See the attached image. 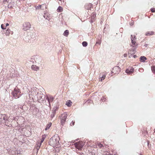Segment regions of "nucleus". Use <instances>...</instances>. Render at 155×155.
Returning a JSON list of instances; mask_svg holds the SVG:
<instances>
[{"mask_svg":"<svg viewBox=\"0 0 155 155\" xmlns=\"http://www.w3.org/2000/svg\"><path fill=\"white\" fill-rule=\"evenodd\" d=\"M59 140L60 138L58 136V135H54L50 139L49 141V144L50 146L54 147L57 145H58Z\"/></svg>","mask_w":155,"mask_h":155,"instance_id":"f257e3e1","label":"nucleus"},{"mask_svg":"<svg viewBox=\"0 0 155 155\" xmlns=\"http://www.w3.org/2000/svg\"><path fill=\"white\" fill-rule=\"evenodd\" d=\"M20 93L19 90L16 87L15 88L14 91L12 92L13 96L16 99L19 98L20 97Z\"/></svg>","mask_w":155,"mask_h":155,"instance_id":"f03ea898","label":"nucleus"},{"mask_svg":"<svg viewBox=\"0 0 155 155\" xmlns=\"http://www.w3.org/2000/svg\"><path fill=\"white\" fill-rule=\"evenodd\" d=\"M67 113L64 112L61 114L60 117L61 120V124L63 125L65 124V121L67 117Z\"/></svg>","mask_w":155,"mask_h":155,"instance_id":"7ed1b4c3","label":"nucleus"},{"mask_svg":"<svg viewBox=\"0 0 155 155\" xmlns=\"http://www.w3.org/2000/svg\"><path fill=\"white\" fill-rule=\"evenodd\" d=\"M37 97L41 101H43L45 99V96L42 92H40V93H38Z\"/></svg>","mask_w":155,"mask_h":155,"instance_id":"20e7f679","label":"nucleus"},{"mask_svg":"<svg viewBox=\"0 0 155 155\" xmlns=\"http://www.w3.org/2000/svg\"><path fill=\"white\" fill-rule=\"evenodd\" d=\"M23 29L26 31L29 30L31 28V24L29 22H26L23 25Z\"/></svg>","mask_w":155,"mask_h":155,"instance_id":"39448f33","label":"nucleus"},{"mask_svg":"<svg viewBox=\"0 0 155 155\" xmlns=\"http://www.w3.org/2000/svg\"><path fill=\"white\" fill-rule=\"evenodd\" d=\"M74 145L75 147L78 150L81 149L83 146V143L80 142L75 143Z\"/></svg>","mask_w":155,"mask_h":155,"instance_id":"423d86ee","label":"nucleus"},{"mask_svg":"<svg viewBox=\"0 0 155 155\" xmlns=\"http://www.w3.org/2000/svg\"><path fill=\"white\" fill-rule=\"evenodd\" d=\"M120 69L118 66H115L113 69V71H111V73L115 74H118L120 71Z\"/></svg>","mask_w":155,"mask_h":155,"instance_id":"0eeeda50","label":"nucleus"},{"mask_svg":"<svg viewBox=\"0 0 155 155\" xmlns=\"http://www.w3.org/2000/svg\"><path fill=\"white\" fill-rule=\"evenodd\" d=\"M134 70V68L132 67H129L126 70V72L128 74H130L133 72Z\"/></svg>","mask_w":155,"mask_h":155,"instance_id":"6e6552de","label":"nucleus"},{"mask_svg":"<svg viewBox=\"0 0 155 155\" xmlns=\"http://www.w3.org/2000/svg\"><path fill=\"white\" fill-rule=\"evenodd\" d=\"M131 42L133 44V45H135V41L136 38H135V36L134 35H131Z\"/></svg>","mask_w":155,"mask_h":155,"instance_id":"1a4fd4ad","label":"nucleus"},{"mask_svg":"<svg viewBox=\"0 0 155 155\" xmlns=\"http://www.w3.org/2000/svg\"><path fill=\"white\" fill-rule=\"evenodd\" d=\"M46 99H47L50 105V103L52 102L54 100V98L52 96H51L49 97H47Z\"/></svg>","mask_w":155,"mask_h":155,"instance_id":"9d476101","label":"nucleus"},{"mask_svg":"<svg viewBox=\"0 0 155 155\" xmlns=\"http://www.w3.org/2000/svg\"><path fill=\"white\" fill-rule=\"evenodd\" d=\"M31 68L32 69L35 71H37L39 70V67L36 66V65H33L31 66Z\"/></svg>","mask_w":155,"mask_h":155,"instance_id":"9b49d317","label":"nucleus"},{"mask_svg":"<svg viewBox=\"0 0 155 155\" xmlns=\"http://www.w3.org/2000/svg\"><path fill=\"white\" fill-rule=\"evenodd\" d=\"M147 59V58L145 57L144 56H141L140 58V61L142 62H144Z\"/></svg>","mask_w":155,"mask_h":155,"instance_id":"f8f14e48","label":"nucleus"},{"mask_svg":"<svg viewBox=\"0 0 155 155\" xmlns=\"http://www.w3.org/2000/svg\"><path fill=\"white\" fill-rule=\"evenodd\" d=\"M106 76L104 74H100L99 75V81H102V80L104 79L105 78Z\"/></svg>","mask_w":155,"mask_h":155,"instance_id":"ddd939ff","label":"nucleus"},{"mask_svg":"<svg viewBox=\"0 0 155 155\" xmlns=\"http://www.w3.org/2000/svg\"><path fill=\"white\" fill-rule=\"evenodd\" d=\"M136 52V50L135 48H132L131 49H130L129 52H130V54H133L135 53Z\"/></svg>","mask_w":155,"mask_h":155,"instance_id":"4468645a","label":"nucleus"},{"mask_svg":"<svg viewBox=\"0 0 155 155\" xmlns=\"http://www.w3.org/2000/svg\"><path fill=\"white\" fill-rule=\"evenodd\" d=\"M56 113L55 110H53L51 111V118H53V117H54L55 114Z\"/></svg>","mask_w":155,"mask_h":155,"instance_id":"2eb2a0df","label":"nucleus"},{"mask_svg":"<svg viewBox=\"0 0 155 155\" xmlns=\"http://www.w3.org/2000/svg\"><path fill=\"white\" fill-rule=\"evenodd\" d=\"M154 32L152 31H147L146 33V35L150 36L151 35L154 34Z\"/></svg>","mask_w":155,"mask_h":155,"instance_id":"dca6fc26","label":"nucleus"},{"mask_svg":"<svg viewBox=\"0 0 155 155\" xmlns=\"http://www.w3.org/2000/svg\"><path fill=\"white\" fill-rule=\"evenodd\" d=\"M72 102L70 100H68L66 102V104L68 107H70L71 105Z\"/></svg>","mask_w":155,"mask_h":155,"instance_id":"f3484780","label":"nucleus"},{"mask_svg":"<svg viewBox=\"0 0 155 155\" xmlns=\"http://www.w3.org/2000/svg\"><path fill=\"white\" fill-rule=\"evenodd\" d=\"M52 125V123L51 122L49 123L47 125L45 129V130H47Z\"/></svg>","mask_w":155,"mask_h":155,"instance_id":"a211bd4d","label":"nucleus"},{"mask_svg":"<svg viewBox=\"0 0 155 155\" xmlns=\"http://www.w3.org/2000/svg\"><path fill=\"white\" fill-rule=\"evenodd\" d=\"M69 34L68 31L67 30H66L63 33V35L67 37Z\"/></svg>","mask_w":155,"mask_h":155,"instance_id":"6ab92c4d","label":"nucleus"},{"mask_svg":"<svg viewBox=\"0 0 155 155\" xmlns=\"http://www.w3.org/2000/svg\"><path fill=\"white\" fill-rule=\"evenodd\" d=\"M62 11H63V8L61 6H59L58 8L57 9V12H61Z\"/></svg>","mask_w":155,"mask_h":155,"instance_id":"aec40b11","label":"nucleus"},{"mask_svg":"<svg viewBox=\"0 0 155 155\" xmlns=\"http://www.w3.org/2000/svg\"><path fill=\"white\" fill-rule=\"evenodd\" d=\"M44 139H45V138L44 137H43L42 138V140L41 141V143L43 142V141L44 140ZM41 143L40 144H39V145H38V146L37 147V149L38 150L39 149V147L41 145Z\"/></svg>","mask_w":155,"mask_h":155,"instance_id":"412c9836","label":"nucleus"},{"mask_svg":"<svg viewBox=\"0 0 155 155\" xmlns=\"http://www.w3.org/2000/svg\"><path fill=\"white\" fill-rule=\"evenodd\" d=\"M151 69L152 72L155 74V66H153L151 67Z\"/></svg>","mask_w":155,"mask_h":155,"instance_id":"4be33fe9","label":"nucleus"},{"mask_svg":"<svg viewBox=\"0 0 155 155\" xmlns=\"http://www.w3.org/2000/svg\"><path fill=\"white\" fill-rule=\"evenodd\" d=\"M83 46L85 47L87 45V43L86 41H83L82 43Z\"/></svg>","mask_w":155,"mask_h":155,"instance_id":"5701e85b","label":"nucleus"},{"mask_svg":"<svg viewBox=\"0 0 155 155\" xmlns=\"http://www.w3.org/2000/svg\"><path fill=\"white\" fill-rule=\"evenodd\" d=\"M2 117H3V119L5 120H7V117L4 114H2Z\"/></svg>","mask_w":155,"mask_h":155,"instance_id":"b1692460","label":"nucleus"},{"mask_svg":"<svg viewBox=\"0 0 155 155\" xmlns=\"http://www.w3.org/2000/svg\"><path fill=\"white\" fill-rule=\"evenodd\" d=\"M10 31H11L9 29H7L6 32V34L7 35H9L10 33Z\"/></svg>","mask_w":155,"mask_h":155,"instance_id":"393cba45","label":"nucleus"},{"mask_svg":"<svg viewBox=\"0 0 155 155\" xmlns=\"http://www.w3.org/2000/svg\"><path fill=\"white\" fill-rule=\"evenodd\" d=\"M41 5H39L38 6H35V8H36V9H39L41 8Z\"/></svg>","mask_w":155,"mask_h":155,"instance_id":"a878e982","label":"nucleus"},{"mask_svg":"<svg viewBox=\"0 0 155 155\" xmlns=\"http://www.w3.org/2000/svg\"><path fill=\"white\" fill-rule=\"evenodd\" d=\"M1 28L3 29H4L6 28V27L5 25L3 24H2L1 25Z\"/></svg>","mask_w":155,"mask_h":155,"instance_id":"bb28decb","label":"nucleus"},{"mask_svg":"<svg viewBox=\"0 0 155 155\" xmlns=\"http://www.w3.org/2000/svg\"><path fill=\"white\" fill-rule=\"evenodd\" d=\"M31 38H35V34L34 33L32 34V35L31 36Z\"/></svg>","mask_w":155,"mask_h":155,"instance_id":"cd10ccee","label":"nucleus"},{"mask_svg":"<svg viewBox=\"0 0 155 155\" xmlns=\"http://www.w3.org/2000/svg\"><path fill=\"white\" fill-rule=\"evenodd\" d=\"M144 70L142 68H140L139 69V71L141 72H142Z\"/></svg>","mask_w":155,"mask_h":155,"instance_id":"c85d7f7f","label":"nucleus"},{"mask_svg":"<svg viewBox=\"0 0 155 155\" xmlns=\"http://www.w3.org/2000/svg\"><path fill=\"white\" fill-rule=\"evenodd\" d=\"M150 10L152 12H155V8H151Z\"/></svg>","mask_w":155,"mask_h":155,"instance_id":"c756f323","label":"nucleus"},{"mask_svg":"<svg viewBox=\"0 0 155 155\" xmlns=\"http://www.w3.org/2000/svg\"><path fill=\"white\" fill-rule=\"evenodd\" d=\"M75 123V121H72L70 125L71 126H73L74 125Z\"/></svg>","mask_w":155,"mask_h":155,"instance_id":"7c9ffc66","label":"nucleus"},{"mask_svg":"<svg viewBox=\"0 0 155 155\" xmlns=\"http://www.w3.org/2000/svg\"><path fill=\"white\" fill-rule=\"evenodd\" d=\"M101 40H99L98 41L96 42L97 44H99V45H100L101 43Z\"/></svg>","mask_w":155,"mask_h":155,"instance_id":"2f4dec72","label":"nucleus"},{"mask_svg":"<svg viewBox=\"0 0 155 155\" xmlns=\"http://www.w3.org/2000/svg\"><path fill=\"white\" fill-rule=\"evenodd\" d=\"M98 146L100 148H102V147H103V145L102 144H101V143H99L98 144Z\"/></svg>","mask_w":155,"mask_h":155,"instance_id":"473e14b6","label":"nucleus"},{"mask_svg":"<svg viewBox=\"0 0 155 155\" xmlns=\"http://www.w3.org/2000/svg\"><path fill=\"white\" fill-rule=\"evenodd\" d=\"M128 54L129 55V58H131L132 56V55H133V54H130V52H128Z\"/></svg>","mask_w":155,"mask_h":155,"instance_id":"72a5a7b5","label":"nucleus"},{"mask_svg":"<svg viewBox=\"0 0 155 155\" xmlns=\"http://www.w3.org/2000/svg\"><path fill=\"white\" fill-rule=\"evenodd\" d=\"M124 57H127V54H124Z\"/></svg>","mask_w":155,"mask_h":155,"instance_id":"f704fd0d","label":"nucleus"},{"mask_svg":"<svg viewBox=\"0 0 155 155\" xmlns=\"http://www.w3.org/2000/svg\"><path fill=\"white\" fill-rule=\"evenodd\" d=\"M133 57L134 58H136L137 57V56L136 55H134Z\"/></svg>","mask_w":155,"mask_h":155,"instance_id":"c9c22d12","label":"nucleus"},{"mask_svg":"<svg viewBox=\"0 0 155 155\" xmlns=\"http://www.w3.org/2000/svg\"><path fill=\"white\" fill-rule=\"evenodd\" d=\"M5 25H6L5 26L6 27V26L9 25V24L8 23H6Z\"/></svg>","mask_w":155,"mask_h":155,"instance_id":"e433bc0d","label":"nucleus"},{"mask_svg":"<svg viewBox=\"0 0 155 155\" xmlns=\"http://www.w3.org/2000/svg\"><path fill=\"white\" fill-rule=\"evenodd\" d=\"M99 37L101 39L102 36L101 35H99Z\"/></svg>","mask_w":155,"mask_h":155,"instance_id":"4c0bfd02","label":"nucleus"},{"mask_svg":"<svg viewBox=\"0 0 155 155\" xmlns=\"http://www.w3.org/2000/svg\"><path fill=\"white\" fill-rule=\"evenodd\" d=\"M148 45V44H145V45H144V46H145V47H147Z\"/></svg>","mask_w":155,"mask_h":155,"instance_id":"58836bf2","label":"nucleus"},{"mask_svg":"<svg viewBox=\"0 0 155 155\" xmlns=\"http://www.w3.org/2000/svg\"><path fill=\"white\" fill-rule=\"evenodd\" d=\"M4 1H6V2H8V0H4Z\"/></svg>","mask_w":155,"mask_h":155,"instance_id":"ea45409f","label":"nucleus"},{"mask_svg":"<svg viewBox=\"0 0 155 155\" xmlns=\"http://www.w3.org/2000/svg\"><path fill=\"white\" fill-rule=\"evenodd\" d=\"M104 99H101V100L102 101H103V100H104Z\"/></svg>","mask_w":155,"mask_h":155,"instance_id":"a19ab883","label":"nucleus"},{"mask_svg":"<svg viewBox=\"0 0 155 155\" xmlns=\"http://www.w3.org/2000/svg\"><path fill=\"white\" fill-rule=\"evenodd\" d=\"M154 132L155 133V129L154 130Z\"/></svg>","mask_w":155,"mask_h":155,"instance_id":"79ce46f5","label":"nucleus"},{"mask_svg":"<svg viewBox=\"0 0 155 155\" xmlns=\"http://www.w3.org/2000/svg\"><path fill=\"white\" fill-rule=\"evenodd\" d=\"M27 41H28V40H27Z\"/></svg>","mask_w":155,"mask_h":155,"instance_id":"37998d69","label":"nucleus"}]
</instances>
